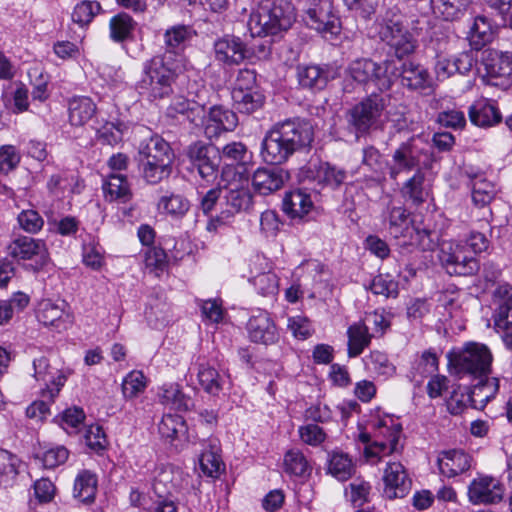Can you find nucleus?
Wrapping results in <instances>:
<instances>
[{
    "label": "nucleus",
    "mask_w": 512,
    "mask_h": 512,
    "mask_svg": "<svg viewBox=\"0 0 512 512\" xmlns=\"http://www.w3.org/2000/svg\"><path fill=\"white\" fill-rule=\"evenodd\" d=\"M313 139V127L306 120L293 119L277 123L262 141V159L268 164L280 165L296 151L309 147Z\"/></svg>",
    "instance_id": "obj_1"
},
{
    "label": "nucleus",
    "mask_w": 512,
    "mask_h": 512,
    "mask_svg": "<svg viewBox=\"0 0 512 512\" xmlns=\"http://www.w3.org/2000/svg\"><path fill=\"white\" fill-rule=\"evenodd\" d=\"M138 155L139 173L147 184L157 185L172 174L174 153L163 138L153 136L142 142Z\"/></svg>",
    "instance_id": "obj_2"
},
{
    "label": "nucleus",
    "mask_w": 512,
    "mask_h": 512,
    "mask_svg": "<svg viewBox=\"0 0 512 512\" xmlns=\"http://www.w3.org/2000/svg\"><path fill=\"white\" fill-rule=\"evenodd\" d=\"M296 20L293 4L288 0H264L246 21L250 32H285Z\"/></svg>",
    "instance_id": "obj_3"
},
{
    "label": "nucleus",
    "mask_w": 512,
    "mask_h": 512,
    "mask_svg": "<svg viewBox=\"0 0 512 512\" xmlns=\"http://www.w3.org/2000/svg\"><path fill=\"white\" fill-rule=\"evenodd\" d=\"M176 75L175 68L168 65L165 57H154L144 64L143 76L137 83L138 92L150 101L169 97Z\"/></svg>",
    "instance_id": "obj_4"
},
{
    "label": "nucleus",
    "mask_w": 512,
    "mask_h": 512,
    "mask_svg": "<svg viewBox=\"0 0 512 512\" xmlns=\"http://www.w3.org/2000/svg\"><path fill=\"white\" fill-rule=\"evenodd\" d=\"M493 355L485 344L466 343L463 348L450 358L455 374L462 379L466 376L484 378L491 373Z\"/></svg>",
    "instance_id": "obj_5"
},
{
    "label": "nucleus",
    "mask_w": 512,
    "mask_h": 512,
    "mask_svg": "<svg viewBox=\"0 0 512 512\" xmlns=\"http://www.w3.org/2000/svg\"><path fill=\"white\" fill-rule=\"evenodd\" d=\"M385 107L386 98L372 93L349 110L348 123L357 135L365 134L380 121Z\"/></svg>",
    "instance_id": "obj_6"
},
{
    "label": "nucleus",
    "mask_w": 512,
    "mask_h": 512,
    "mask_svg": "<svg viewBox=\"0 0 512 512\" xmlns=\"http://www.w3.org/2000/svg\"><path fill=\"white\" fill-rule=\"evenodd\" d=\"M439 259L450 275L468 276L479 270L478 261L462 243L443 242L440 247Z\"/></svg>",
    "instance_id": "obj_7"
},
{
    "label": "nucleus",
    "mask_w": 512,
    "mask_h": 512,
    "mask_svg": "<svg viewBox=\"0 0 512 512\" xmlns=\"http://www.w3.org/2000/svg\"><path fill=\"white\" fill-rule=\"evenodd\" d=\"M402 427L392 418L380 419L375 424L373 441L365 447L367 458L382 457L398 451Z\"/></svg>",
    "instance_id": "obj_8"
},
{
    "label": "nucleus",
    "mask_w": 512,
    "mask_h": 512,
    "mask_svg": "<svg viewBox=\"0 0 512 512\" xmlns=\"http://www.w3.org/2000/svg\"><path fill=\"white\" fill-rule=\"evenodd\" d=\"M426 144L412 137L403 142L392 154V163L388 168L391 179L396 180L402 173L420 170L421 158L425 156Z\"/></svg>",
    "instance_id": "obj_9"
},
{
    "label": "nucleus",
    "mask_w": 512,
    "mask_h": 512,
    "mask_svg": "<svg viewBox=\"0 0 512 512\" xmlns=\"http://www.w3.org/2000/svg\"><path fill=\"white\" fill-rule=\"evenodd\" d=\"M187 157L204 181L209 183L216 180L221 163L220 149L197 141L188 147Z\"/></svg>",
    "instance_id": "obj_10"
},
{
    "label": "nucleus",
    "mask_w": 512,
    "mask_h": 512,
    "mask_svg": "<svg viewBox=\"0 0 512 512\" xmlns=\"http://www.w3.org/2000/svg\"><path fill=\"white\" fill-rule=\"evenodd\" d=\"M9 255L18 260H33L27 269L38 272L49 262V253L44 241L29 236H19L8 246Z\"/></svg>",
    "instance_id": "obj_11"
},
{
    "label": "nucleus",
    "mask_w": 512,
    "mask_h": 512,
    "mask_svg": "<svg viewBox=\"0 0 512 512\" xmlns=\"http://www.w3.org/2000/svg\"><path fill=\"white\" fill-rule=\"evenodd\" d=\"M32 366L34 379L44 384L40 392L41 397L54 401L67 381L66 373L52 367L44 355L34 358Z\"/></svg>",
    "instance_id": "obj_12"
},
{
    "label": "nucleus",
    "mask_w": 512,
    "mask_h": 512,
    "mask_svg": "<svg viewBox=\"0 0 512 512\" xmlns=\"http://www.w3.org/2000/svg\"><path fill=\"white\" fill-rule=\"evenodd\" d=\"M482 63L486 74L483 79L487 84L494 86H507L512 77V54L486 50Z\"/></svg>",
    "instance_id": "obj_13"
},
{
    "label": "nucleus",
    "mask_w": 512,
    "mask_h": 512,
    "mask_svg": "<svg viewBox=\"0 0 512 512\" xmlns=\"http://www.w3.org/2000/svg\"><path fill=\"white\" fill-rule=\"evenodd\" d=\"M502 483L491 476H479L468 487V497L473 504H494L503 499Z\"/></svg>",
    "instance_id": "obj_14"
},
{
    "label": "nucleus",
    "mask_w": 512,
    "mask_h": 512,
    "mask_svg": "<svg viewBox=\"0 0 512 512\" xmlns=\"http://www.w3.org/2000/svg\"><path fill=\"white\" fill-rule=\"evenodd\" d=\"M383 225L395 239L413 238L415 227L410 212L403 206L388 205L383 211Z\"/></svg>",
    "instance_id": "obj_15"
},
{
    "label": "nucleus",
    "mask_w": 512,
    "mask_h": 512,
    "mask_svg": "<svg viewBox=\"0 0 512 512\" xmlns=\"http://www.w3.org/2000/svg\"><path fill=\"white\" fill-rule=\"evenodd\" d=\"M247 333L249 339L257 344L273 345L279 341V330L266 311H258L252 315L247 323Z\"/></svg>",
    "instance_id": "obj_16"
},
{
    "label": "nucleus",
    "mask_w": 512,
    "mask_h": 512,
    "mask_svg": "<svg viewBox=\"0 0 512 512\" xmlns=\"http://www.w3.org/2000/svg\"><path fill=\"white\" fill-rule=\"evenodd\" d=\"M203 126L205 135L209 138H218L223 132L233 131L238 125L237 115L222 106L212 107L204 116Z\"/></svg>",
    "instance_id": "obj_17"
},
{
    "label": "nucleus",
    "mask_w": 512,
    "mask_h": 512,
    "mask_svg": "<svg viewBox=\"0 0 512 512\" xmlns=\"http://www.w3.org/2000/svg\"><path fill=\"white\" fill-rule=\"evenodd\" d=\"M383 495L388 499L403 498L411 489L412 481L400 462L388 463L383 474Z\"/></svg>",
    "instance_id": "obj_18"
},
{
    "label": "nucleus",
    "mask_w": 512,
    "mask_h": 512,
    "mask_svg": "<svg viewBox=\"0 0 512 512\" xmlns=\"http://www.w3.org/2000/svg\"><path fill=\"white\" fill-rule=\"evenodd\" d=\"M289 178V172L283 168L260 167L252 175V185L257 193L266 196L280 190Z\"/></svg>",
    "instance_id": "obj_19"
},
{
    "label": "nucleus",
    "mask_w": 512,
    "mask_h": 512,
    "mask_svg": "<svg viewBox=\"0 0 512 512\" xmlns=\"http://www.w3.org/2000/svg\"><path fill=\"white\" fill-rule=\"evenodd\" d=\"M253 203V195L249 189L248 180H244L240 184H230L226 188L224 205L222 210V218H228L236 213L247 211Z\"/></svg>",
    "instance_id": "obj_20"
},
{
    "label": "nucleus",
    "mask_w": 512,
    "mask_h": 512,
    "mask_svg": "<svg viewBox=\"0 0 512 512\" xmlns=\"http://www.w3.org/2000/svg\"><path fill=\"white\" fill-rule=\"evenodd\" d=\"M167 116L175 119L186 120L189 123L200 126L205 116V108L195 101H189L183 96L175 97L167 108Z\"/></svg>",
    "instance_id": "obj_21"
},
{
    "label": "nucleus",
    "mask_w": 512,
    "mask_h": 512,
    "mask_svg": "<svg viewBox=\"0 0 512 512\" xmlns=\"http://www.w3.org/2000/svg\"><path fill=\"white\" fill-rule=\"evenodd\" d=\"M37 319L45 326H54L57 329H65L72 322L64 301L56 304L50 300H43L37 310Z\"/></svg>",
    "instance_id": "obj_22"
},
{
    "label": "nucleus",
    "mask_w": 512,
    "mask_h": 512,
    "mask_svg": "<svg viewBox=\"0 0 512 512\" xmlns=\"http://www.w3.org/2000/svg\"><path fill=\"white\" fill-rule=\"evenodd\" d=\"M497 308L494 312V325L497 330L512 328V287L501 285L494 292Z\"/></svg>",
    "instance_id": "obj_23"
},
{
    "label": "nucleus",
    "mask_w": 512,
    "mask_h": 512,
    "mask_svg": "<svg viewBox=\"0 0 512 512\" xmlns=\"http://www.w3.org/2000/svg\"><path fill=\"white\" fill-rule=\"evenodd\" d=\"M440 473L448 478L467 471L471 466V457L462 450L443 451L438 457Z\"/></svg>",
    "instance_id": "obj_24"
},
{
    "label": "nucleus",
    "mask_w": 512,
    "mask_h": 512,
    "mask_svg": "<svg viewBox=\"0 0 512 512\" xmlns=\"http://www.w3.org/2000/svg\"><path fill=\"white\" fill-rule=\"evenodd\" d=\"M214 49L216 58L227 64H239L245 58V46L233 34H225L219 38Z\"/></svg>",
    "instance_id": "obj_25"
},
{
    "label": "nucleus",
    "mask_w": 512,
    "mask_h": 512,
    "mask_svg": "<svg viewBox=\"0 0 512 512\" xmlns=\"http://www.w3.org/2000/svg\"><path fill=\"white\" fill-rule=\"evenodd\" d=\"M309 172L312 174L313 179L319 184L329 186L333 189L341 186L347 178L346 170L331 165L328 162H311Z\"/></svg>",
    "instance_id": "obj_26"
},
{
    "label": "nucleus",
    "mask_w": 512,
    "mask_h": 512,
    "mask_svg": "<svg viewBox=\"0 0 512 512\" xmlns=\"http://www.w3.org/2000/svg\"><path fill=\"white\" fill-rule=\"evenodd\" d=\"M399 75L402 84L411 90L426 92L432 89V79L428 71L418 64L403 63Z\"/></svg>",
    "instance_id": "obj_27"
},
{
    "label": "nucleus",
    "mask_w": 512,
    "mask_h": 512,
    "mask_svg": "<svg viewBox=\"0 0 512 512\" xmlns=\"http://www.w3.org/2000/svg\"><path fill=\"white\" fill-rule=\"evenodd\" d=\"M469 118L476 126L491 127L501 122L502 115L493 102L479 99L470 106Z\"/></svg>",
    "instance_id": "obj_28"
},
{
    "label": "nucleus",
    "mask_w": 512,
    "mask_h": 512,
    "mask_svg": "<svg viewBox=\"0 0 512 512\" xmlns=\"http://www.w3.org/2000/svg\"><path fill=\"white\" fill-rule=\"evenodd\" d=\"M105 200L126 203L132 199L133 193L125 175L121 173L109 174L102 185Z\"/></svg>",
    "instance_id": "obj_29"
},
{
    "label": "nucleus",
    "mask_w": 512,
    "mask_h": 512,
    "mask_svg": "<svg viewBox=\"0 0 512 512\" xmlns=\"http://www.w3.org/2000/svg\"><path fill=\"white\" fill-rule=\"evenodd\" d=\"M283 471L289 477L306 479L312 473V465L300 449L293 448L284 454Z\"/></svg>",
    "instance_id": "obj_30"
},
{
    "label": "nucleus",
    "mask_w": 512,
    "mask_h": 512,
    "mask_svg": "<svg viewBox=\"0 0 512 512\" xmlns=\"http://www.w3.org/2000/svg\"><path fill=\"white\" fill-rule=\"evenodd\" d=\"M336 76V71L321 68L316 65H309L298 68V80L300 85L307 88L322 89L330 79Z\"/></svg>",
    "instance_id": "obj_31"
},
{
    "label": "nucleus",
    "mask_w": 512,
    "mask_h": 512,
    "mask_svg": "<svg viewBox=\"0 0 512 512\" xmlns=\"http://www.w3.org/2000/svg\"><path fill=\"white\" fill-rule=\"evenodd\" d=\"M327 472L339 481H346L355 473V464L345 452L333 450L328 453Z\"/></svg>",
    "instance_id": "obj_32"
},
{
    "label": "nucleus",
    "mask_w": 512,
    "mask_h": 512,
    "mask_svg": "<svg viewBox=\"0 0 512 512\" xmlns=\"http://www.w3.org/2000/svg\"><path fill=\"white\" fill-rule=\"evenodd\" d=\"M283 211L291 218H302L313 207L310 195L297 189L285 194L283 198Z\"/></svg>",
    "instance_id": "obj_33"
},
{
    "label": "nucleus",
    "mask_w": 512,
    "mask_h": 512,
    "mask_svg": "<svg viewBox=\"0 0 512 512\" xmlns=\"http://www.w3.org/2000/svg\"><path fill=\"white\" fill-rule=\"evenodd\" d=\"M477 384L471 389L468 400L473 408H483L498 392V378H476Z\"/></svg>",
    "instance_id": "obj_34"
},
{
    "label": "nucleus",
    "mask_w": 512,
    "mask_h": 512,
    "mask_svg": "<svg viewBox=\"0 0 512 512\" xmlns=\"http://www.w3.org/2000/svg\"><path fill=\"white\" fill-rule=\"evenodd\" d=\"M219 452L220 448L216 440H209L204 444V449L200 454L199 464L205 475L218 477L224 469V463Z\"/></svg>",
    "instance_id": "obj_35"
},
{
    "label": "nucleus",
    "mask_w": 512,
    "mask_h": 512,
    "mask_svg": "<svg viewBox=\"0 0 512 512\" xmlns=\"http://www.w3.org/2000/svg\"><path fill=\"white\" fill-rule=\"evenodd\" d=\"M307 28L316 32H332L340 28V20L328 11L319 10L315 7L309 8L304 16Z\"/></svg>",
    "instance_id": "obj_36"
},
{
    "label": "nucleus",
    "mask_w": 512,
    "mask_h": 512,
    "mask_svg": "<svg viewBox=\"0 0 512 512\" xmlns=\"http://www.w3.org/2000/svg\"><path fill=\"white\" fill-rule=\"evenodd\" d=\"M69 121L73 126L85 125L96 113V104L86 96L74 97L69 101Z\"/></svg>",
    "instance_id": "obj_37"
},
{
    "label": "nucleus",
    "mask_w": 512,
    "mask_h": 512,
    "mask_svg": "<svg viewBox=\"0 0 512 512\" xmlns=\"http://www.w3.org/2000/svg\"><path fill=\"white\" fill-rule=\"evenodd\" d=\"M158 431L163 438L173 442L175 440H186L188 428L182 416L164 414L158 424Z\"/></svg>",
    "instance_id": "obj_38"
},
{
    "label": "nucleus",
    "mask_w": 512,
    "mask_h": 512,
    "mask_svg": "<svg viewBox=\"0 0 512 512\" xmlns=\"http://www.w3.org/2000/svg\"><path fill=\"white\" fill-rule=\"evenodd\" d=\"M97 492V476L89 470H82L74 482V497L82 503H92Z\"/></svg>",
    "instance_id": "obj_39"
},
{
    "label": "nucleus",
    "mask_w": 512,
    "mask_h": 512,
    "mask_svg": "<svg viewBox=\"0 0 512 512\" xmlns=\"http://www.w3.org/2000/svg\"><path fill=\"white\" fill-rule=\"evenodd\" d=\"M424 174L421 170H417L414 175L409 178L401 188L402 197L411 202L414 206L424 203L428 197V191L424 187Z\"/></svg>",
    "instance_id": "obj_40"
},
{
    "label": "nucleus",
    "mask_w": 512,
    "mask_h": 512,
    "mask_svg": "<svg viewBox=\"0 0 512 512\" xmlns=\"http://www.w3.org/2000/svg\"><path fill=\"white\" fill-rule=\"evenodd\" d=\"M470 178L473 203L479 207L490 204L496 194L495 185L483 173L470 175Z\"/></svg>",
    "instance_id": "obj_41"
},
{
    "label": "nucleus",
    "mask_w": 512,
    "mask_h": 512,
    "mask_svg": "<svg viewBox=\"0 0 512 512\" xmlns=\"http://www.w3.org/2000/svg\"><path fill=\"white\" fill-rule=\"evenodd\" d=\"M157 208L161 213L181 218L189 211L190 202L182 194L171 192L159 198Z\"/></svg>",
    "instance_id": "obj_42"
},
{
    "label": "nucleus",
    "mask_w": 512,
    "mask_h": 512,
    "mask_svg": "<svg viewBox=\"0 0 512 512\" xmlns=\"http://www.w3.org/2000/svg\"><path fill=\"white\" fill-rule=\"evenodd\" d=\"M22 461L11 452L0 449V487H11L19 474Z\"/></svg>",
    "instance_id": "obj_43"
},
{
    "label": "nucleus",
    "mask_w": 512,
    "mask_h": 512,
    "mask_svg": "<svg viewBox=\"0 0 512 512\" xmlns=\"http://www.w3.org/2000/svg\"><path fill=\"white\" fill-rule=\"evenodd\" d=\"M348 355L349 357L359 356L370 344L371 335L363 323H355L348 328Z\"/></svg>",
    "instance_id": "obj_44"
},
{
    "label": "nucleus",
    "mask_w": 512,
    "mask_h": 512,
    "mask_svg": "<svg viewBox=\"0 0 512 512\" xmlns=\"http://www.w3.org/2000/svg\"><path fill=\"white\" fill-rule=\"evenodd\" d=\"M197 378L202 389L210 395H218L223 389L224 378L209 364H200Z\"/></svg>",
    "instance_id": "obj_45"
},
{
    "label": "nucleus",
    "mask_w": 512,
    "mask_h": 512,
    "mask_svg": "<svg viewBox=\"0 0 512 512\" xmlns=\"http://www.w3.org/2000/svg\"><path fill=\"white\" fill-rule=\"evenodd\" d=\"M257 293L264 297H274L279 291V278L270 268L266 271H256L250 278Z\"/></svg>",
    "instance_id": "obj_46"
},
{
    "label": "nucleus",
    "mask_w": 512,
    "mask_h": 512,
    "mask_svg": "<svg viewBox=\"0 0 512 512\" xmlns=\"http://www.w3.org/2000/svg\"><path fill=\"white\" fill-rule=\"evenodd\" d=\"M232 100L235 108L241 113H252L260 108L264 102V96L257 90L250 91L232 90Z\"/></svg>",
    "instance_id": "obj_47"
},
{
    "label": "nucleus",
    "mask_w": 512,
    "mask_h": 512,
    "mask_svg": "<svg viewBox=\"0 0 512 512\" xmlns=\"http://www.w3.org/2000/svg\"><path fill=\"white\" fill-rule=\"evenodd\" d=\"M382 41L389 47L388 52L399 59L411 54L416 48L412 34H383Z\"/></svg>",
    "instance_id": "obj_48"
},
{
    "label": "nucleus",
    "mask_w": 512,
    "mask_h": 512,
    "mask_svg": "<svg viewBox=\"0 0 512 512\" xmlns=\"http://www.w3.org/2000/svg\"><path fill=\"white\" fill-rule=\"evenodd\" d=\"M375 71L371 75L372 82L380 91L391 88L393 82L398 77L397 67L392 61H385L382 64L375 62Z\"/></svg>",
    "instance_id": "obj_49"
},
{
    "label": "nucleus",
    "mask_w": 512,
    "mask_h": 512,
    "mask_svg": "<svg viewBox=\"0 0 512 512\" xmlns=\"http://www.w3.org/2000/svg\"><path fill=\"white\" fill-rule=\"evenodd\" d=\"M161 403L170 405L176 410H188L191 399L184 395L177 384L164 385L159 393Z\"/></svg>",
    "instance_id": "obj_50"
},
{
    "label": "nucleus",
    "mask_w": 512,
    "mask_h": 512,
    "mask_svg": "<svg viewBox=\"0 0 512 512\" xmlns=\"http://www.w3.org/2000/svg\"><path fill=\"white\" fill-rule=\"evenodd\" d=\"M221 159L230 161L231 164L246 165L252 160V153L242 142H230L220 150Z\"/></svg>",
    "instance_id": "obj_51"
},
{
    "label": "nucleus",
    "mask_w": 512,
    "mask_h": 512,
    "mask_svg": "<svg viewBox=\"0 0 512 512\" xmlns=\"http://www.w3.org/2000/svg\"><path fill=\"white\" fill-rule=\"evenodd\" d=\"M143 257L146 269L156 276H159L168 267L167 254L160 247H146L143 250Z\"/></svg>",
    "instance_id": "obj_52"
},
{
    "label": "nucleus",
    "mask_w": 512,
    "mask_h": 512,
    "mask_svg": "<svg viewBox=\"0 0 512 512\" xmlns=\"http://www.w3.org/2000/svg\"><path fill=\"white\" fill-rule=\"evenodd\" d=\"M362 165L375 174V180H384L385 161L380 151L374 146L364 147L362 150Z\"/></svg>",
    "instance_id": "obj_53"
},
{
    "label": "nucleus",
    "mask_w": 512,
    "mask_h": 512,
    "mask_svg": "<svg viewBox=\"0 0 512 512\" xmlns=\"http://www.w3.org/2000/svg\"><path fill=\"white\" fill-rule=\"evenodd\" d=\"M365 366L370 372L386 377L395 372V367L388 360L387 355L380 351H372L365 359Z\"/></svg>",
    "instance_id": "obj_54"
},
{
    "label": "nucleus",
    "mask_w": 512,
    "mask_h": 512,
    "mask_svg": "<svg viewBox=\"0 0 512 512\" xmlns=\"http://www.w3.org/2000/svg\"><path fill=\"white\" fill-rule=\"evenodd\" d=\"M370 290L373 294L385 298H396L399 293L398 282L389 274H379L375 276L370 284Z\"/></svg>",
    "instance_id": "obj_55"
},
{
    "label": "nucleus",
    "mask_w": 512,
    "mask_h": 512,
    "mask_svg": "<svg viewBox=\"0 0 512 512\" xmlns=\"http://www.w3.org/2000/svg\"><path fill=\"white\" fill-rule=\"evenodd\" d=\"M100 8V4L96 1H82L75 6L72 21L78 24L79 29H84L99 12Z\"/></svg>",
    "instance_id": "obj_56"
},
{
    "label": "nucleus",
    "mask_w": 512,
    "mask_h": 512,
    "mask_svg": "<svg viewBox=\"0 0 512 512\" xmlns=\"http://www.w3.org/2000/svg\"><path fill=\"white\" fill-rule=\"evenodd\" d=\"M145 376L140 371L130 372L122 382V393L125 399H133L144 391Z\"/></svg>",
    "instance_id": "obj_57"
},
{
    "label": "nucleus",
    "mask_w": 512,
    "mask_h": 512,
    "mask_svg": "<svg viewBox=\"0 0 512 512\" xmlns=\"http://www.w3.org/2000/svg\"><path fill=\"white\" fill-rule=\"evenodd\" d=\"M300 440L312 447H318L325 442L327 434L324 429L315 423L301 425L298 428Z\"/></svg>",
    "instance_id": "obj_58"
},
{
    "label": "nucleus",
    "mask_w": 512,
    "mask_h": 512,
    "mask_svg": "<svg viewBox=\"0 0 512 512\" xmlns=\"http://www.w3.org/2000/svg\"><path fill=\"white\" fill-rule=\"evenodd\" d=\"M375 62L370 59H359L353 61L348 72L350 76L359 83H369L372 73L375 71Z\"/></svg>",
    "instance_id": "obj_59"
},
{
    "label": "nucleus",
    "mask_w": 512,
    "mask_h": 512,
    "mask_svg": "<svg viewBox=\"0 0 512 512\" xmlns=\"http://www.w3.org/2000/svg\"><path fill=\"white\" fill-rule=\"evenodd\" d=\"M31 84L33 85L32 97L34 100L45 101L48 96L49 77L39 68H33L29 71Z\"/></svg>",
    "instance_id": "obj_60"
},
{
    "label": "nucleus",
    "mask_w": 512,
    "mask_h": 512,
    "mask_svg": "<svg viewBox=\"0 0 512 512\" xmlns=\"http://www.w3.org/2000/svg\"><path fill=\"white\" fill-rule=\"evenodd\" d=\"M84 419L85 414L82 409L68 408L61 415L60 425L67 433L71 434L77 431Z\"/></svg>",
    "instance_id": "obj_61"
},
{
    "label": "nucleus",
    "mask_w": 512,
    "mask_h": 512,
    "mask_svg": "<svg viewBox=\"0 0 512 512\" xmlns=\"http://www.w3.org/2000/svg\"><path fill=\"white\" fill-rule=\"evenodd\" d=\"M20 227L28 232L35 234L39 232L43 225L44 220L35 210H24L17 217Z\"/></svg>",
    "instance_id": "obj_62"
},
{
    "label": "nucleus",
    "mask_w": 512,
    "mask_h": 512,
    "mask_svg": "<svg viewBox=\"0 0 512 512\" xmlns=\"http://www.w3.org/2000/svg\"><path fill=\"white\" fill-rule=\"evenodd\" d=\"M20 154L16 147L4 145L0 148V172L7 174L14 170L20 163Z\"/></svg>",
    "instance_id": "obj_63"
},
{
    "label": "nucleus",
    "mask_w": 512,
    "mask_h": 512,
    "mask_svg": "<svg viewBox=\"0 0 512 512\" xmlns=\"http://www.w3.org/2000/svg\"><path fill=\"white\" fill-rule=\"evenodd\" d=\"M84 438L87 446L94 451H101L106 447V435L103 428L97 424L86 428Z\"/></svg>",
    "instance_id": "obj_64"
}]
</instances>
